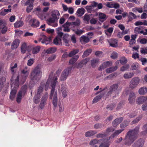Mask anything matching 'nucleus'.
<instances>
[{
  "label": "nucleus",
  "mask_w": 147,
  "mask_h": 147,
  "mask_svg": "<svg viewBox=\"0 0 147 147\" xmlns=\"http://www.w3.org/2000/svg\"><path fill=\"white\" fill-rule=\"evenodd\" d=\"M52 74L49 76V77L46 82L45 90H47L50 84L51 87V93L50 94L49 98L53 99V104L55 107H57V105L58 98L57 93V90H55V86L57 84L58 78L56 76L52 77Z\"/></svg>",
  "instance_id": "f257e3e1"
},
{
  "label": "nucleus",
  "mask_w": 147,
  "mask_h": 147,
  "mask_svg": "<svg viewBox=\"0 0 147 147\" xmlns=\"http://www.w3.org/2000/svg\"><path fill=\"white\" fill-rule=\"evenodd\" d=\"M139 127L137 126L127 132L124 140L125 145L129 146L136 140L137 138V135L139 132Z\"/></svg>",
  "instance_id": "f03ea898"
},
{
  "label": "nucleus",
  "mask_w": 147,
  "mask_h": 147,
  "mask_svg": "<svg viewBox=\"0 0 147 147\" xmlns=\"http://www.w3.org/2000/svg\"><path fill=\"white\" fill-rule=\"evenodd\" d=\"M11 80L12 83L11 85V90L9 97L11 100H13L15 97L19 85L18 76L16 78L13 77Z\"/></svg>",
  "instance_id": "7ed1b4c3"
},
{
  "label": "nucleus",
  "mask_w": 147,
  "mask_h": 147,
  "mask_svg": "<svg viewBox=\"0 0 147 147\" xmlns=\"http://www.w3.org/2000/svg\"><path fill=\"white\" fill-rule=\"evenodd\" d=\"M42 76V72L40 68L36 67L30 73V78L34 82H36Z\"/></svg>",
  "instance_id": "20e7f679"
},
{
  "label": "nucleus",
  "mask_w": 147,
  "mask_h": 147,
  "mask_svg": "<svg viewBox=\"0 0 147 147\" xmlns=\"http://www.w3.org/2000/svg\"><path fill=\"white\" fill-rule=\"evenodd\" d=\"M121 89L119 86L118 84H115L111 85L110 87L109 90L108 92L107 95V96H112L113 97H115L121 91Z\"/></svg>",
  "instance_id": "39448f33"
},
{
  "label": "nucleus",
  "mask_w": 147,
  "mask_h": 147,
  "mask_svg": "<svg viewBox=\"0 0 147 147\" xmlns=\"http://www.w3.org/2000/svg\"><path fill=\"white\" fill-rule=\"evenodd\" d=\"M27 89V86L25 85L22 87L20 90L19 91L16 98V101L18 103L20 102L22 96H24L25 94Z\"/></svg>",
  "instance_id": "423d86ee"
},
{
  "label": "nucleus",
  "mask_w": 147,
  "mask_h": 147,
  "mask_svg": "<svg viewBox=\"0 0 147 147\" xmlns=\"http://www.w3.org/2000/svg\"><path fill=\"white\" fill-rule=\"evenodd\" d=\"M72 69V67H69L65 69L62 72L60 78V80L61 81L65 80L69 74L70 73Z\"/></svg>",
  "instance_id": "0eeeda50"
},
{
  "label": "nucleus",
  "mask_w": 147,
  "mask_h": 147,
  "mask_svg": "<svg viewBox=\"0 0 147 147\" xmlns=\"http://www.w3.org/2000/svg\"><path fill=\"white\" fill-rule=\"evenodd\" d=\"M140 82V79L138 77L132 78L129 84V87L131 89H134L138 86Z\"/></svg>",
  "instance_id": "6e6552de"
},
{
  "label": "nucleus",
  "mask_w": 147,
  "mask_h": 147,
  "mask_svg": "<svg viewBox=\"0 0 147 147\" xmlns=\"http://www.w3.org/2000/svg\"><path fill=\"white\" fill-rule=\"evenodd\" d=\"M7 30L5 22L2 20H0V34H5Z\"/></svg>",
  "instance_id": "1a4fd4ad"
},
{
  "label": "nucleus",
  "mask_w": 147,
  "mask_h": 147,
  "mask_svg": "<svg viewBox=\"0 0 147 147\" xmlns=\"http://www.w3.org/2000/svg\"><path fill=\"white\" fill-rule=\"evenodd\" d=\"M51 40V37L47 38L46 36L44 35H42L41 37L40 38L38 39L39 41L41 42L42 43L45 44L46 45L49 43V42Z\"/></svg>",
  "instance_id": "9d476101"
},
{
  "label": "nucleus",
  "mask_w": 147,
  "mask_h": 147,
  "mask_svg": "<svg viewBox=\"0 0 147 147\" xmlns=\"http://www.w3.org/2000/svg\"><path fill=\"white\" fill-rule=\"evenodd\" d=\"M136 97V93L133 92H131L129 93L128 97L129 103L131 104H133L135 102Z\"/></svg>",
  "instance_id": "9b49d317"
},
{
  "label": "nucleus",
  "mask_w": 147,
  "mask_h": 147,
  "mask_svg": "<svg viewBox=\"0 0 147 147\" xmlns=\"http://www.w3.org/2000/svg\"><path fill=\"white\" fill-rule=\"evenodd\" d=\"M31 26L34 28H36L39 26L40 23L39 21L35 18H33L29 21Z\"/></svg>",
  "instance_id": "f8f14e48"
},
{
  "label": "nucleus",
  "mask_w": 147,
  "mask_h": 147,
  "mask_svg": "<svg viewBox=\"0 0 147 147\" xmlns=\"http://www.w3.org/2000/svg\"><path fill=\"white\" fill-rule=\"evenodd\" d=\"M89 61V59H86L76 63V67L78 69H81L84 65H85Z\"/></svg>",
  "instance_id": "ddd939ff"
},
{
  "label": "nucleus",
  "mask_w": 147,
  "mask_h": 147,
  "mask_svg": "<svg viewBox=\"0 0 147 147\" xmlns=\"http://www.w3.org/2000/svg\"><path fill=\"white\" fill-rule=\"evenodd\" d=\"M57 20L56 19L53 17H51L47 20V23L50 25L55 27L57 26V23L55 22Z\"/></svg>",
  "instance_id": "4468645a"
},
{
  "label": "nucleus",
  "mask_w": 147,
  "mask_h": 147,
  "mask_svg": "<svg viewBox=\"0 0 147 147\" xmlns=\"http://www.w3.org/2000/svg\"><path fill=\"white\" fill-rule=\"evenodd\" d=\"M112 65V62L111 61H106L102 63V65L99 67L98 69L99 70H102L104 68Z\"/></svg>",
  "instance_id": "2eb2a0df"
},
{
  "label": "nucleus",
  "mask_w": 147,
  "mask_h": 147,
  "mask_svg": "<svg viewBox=\"0 0 147 147\" xmlns=\"http://www.w3.org/2000/svg\"><path fill=\"white\" fill-rule=\"evenodd\" d=\"M144 144V140L142 139H140L135 142L132 147H143Z\"/></svg>",
  "instance_id": "dca6fc26"
},
{
  "label": "nucleus",
  "mask_w": 147,
  "mask_h": 147,
  "mask_svg": "<svg viewBox=\"0 0 147 147\" xmlns=\"http://www.w3.org/2000/svg\"><path fill=\"white\" fill-rule=\"evenodd\" d=\"M147 100V96H141L138 97L136 100V102L137 104L140 105L142 104L143 103Z\"/></svg>",
  "instance_id": "f3484780"
},
{
  "label": "nucleus",
  "mask_w": 147,
  "mask_h": 147,
  "mask_svg": "<svg viewBox=\"0 0 147 147\" xmlns=\"http://www.w3.org/2000/svg\"><path fill=\"white\" fill-rule=\"evenodd\" d=\"M105 92L104 91H102L100 94L96 96L93 99L92 103H95L98 101L103 97L104 94H105Z\"/></svg>",
  "instance_id": "a211bd4d"
},
{
  "label": "nucleus",
  "mask_w": 147,
  "mask_h": 147,
  "mask_svg": "<svg viewBox=\"0 0 147 147\" xmlns=\"http://www.w3.org/2000/svg\"><path fill=\"white\" fill-rule=\"evenodd\" d=\"M51 16L57 20L60 17V15L59 11L57 10L53 11L51 12Z\"/></svg>",
  "instance_id": "6ab92c4d"
},
{
  "label": "nucleus",
  "mask_w": 147,
  "mask_h": 147,
  "mask_svg": "<svg viewBox=\"0 0 147 147\" xmlns=\"http://www.w3.org/2000/svg\"><path fill=\"white\" fill-rule=\"evenodd\" d=\"M71 25V22H67L62 26V27L63 28V31L65 32H69L70 31V29L69 28V26Z\"/></svg>",
  "instance_id": "aec40b11"
},
{
  "label": "nucleus",
  "mask_w": 147,
  "mask_h": 147,
  "mask_svg": "<svg viewBox=\"0 0 147 147\" xmlns=\"http://www.w3.org/2000/svg\"><path fill=\"white\" fill-rule=\"evenodd\" d=\"M134 74V73L132 72H125L124 74L123 77L125 79H128L132 78Z\"/></svg>",
  "instance_id": "412c9836"
},
{
  "label": "nucleus",
  "mask_w": 147,
  "mask_h": 147,
  "mask_svg": "<svg viewBox=\"0 0 147 147\" xmlns=\"http://www.w3.org/2000/svg\"><path fill=\"white\" fill-rule=\"evenodd\" d=\"M28 49V47L26 43L24 42L21 46V51L22 53H25Z\"/></svg>",
  "instance_id": "4be33fe9"
},
{
  "label": "nucleus",
  "mask_w": 147,
  "mask_h": 147,
  "mask_svg": "<svg viewBox=\"0 0 147 147\" xmlns=\"http://www.w3.org/2000/svg\"><path fill=\"white\" fill-rule=\"evenodd\" d=\"M110 139V138L109 137L107 139L104 140L102 143L100 144L99 147H109V140Z\"/></svg>",
  "instance_id": "5701e85b"
},
{
  "label": "nucleus",
  "mask_w": 147,
  "mask_h": 147,
  "mask_svg": "<svg viewBox=\"0 0 147 147\" xmlns=\"http://www.w3.org/2000/svg\"><path fill=\"white\" fill-rule=\"evenodd\" d=\"M110 45L113 47H118L117 41L116 39H112L109 41Z\"/></svg>",
  "instance_id": "b1692460"
},
{
  "label": "nucleus",
  "mask_w": 147,
  "mask_h": 147,
  "mask_svg": "<svg viewBox=\"0 0 147 147\" xmlns=\"http://www.w3.org/2000/svg\"><path fill=\"white\" fill-rule=\"evenodd\" d=\"M61 91L62 94V95L64 98H65L67 94V92L66 91V86L62 84L61 86Z\"/></svg>",
  "instance_id": "393cba45"
},
{
  "label": "nucleus",
  "mask_w": 147,
  "mask_h": 147,
  "mask_svg": "<svg viewBox=\"0 0 147 147\" xmlns=\"http://www.w3.org/2000/svg\"><path fill=\"white\" fill-rule=\"evenodd\" d=\"M90 40L88 36H81L80 38V41L82 43H86L88 42Z\"/></svg>",
  "instance_id": "a878e982"
},
{
  "label": "nucleus",
  "mask_w": 147,
  "mask_h": 147,
  "mask_svg": "<svg viewBox=\"0 0 147 147\" xmlns=\"http://www.w3.org/2000/svg\"><path fill=\"white\" fill-rule=\"evenodd\" d=\"M68 37V35L66 34L64 36L63 40V41L64 42V44L67 46H69V41Z\"/></svg>",
  "instance_id": "bb28decb"
},
{
  "label": "nucleus",
  "mask_w": 147,
  "mask_h": 147,
  "mask_svg": "<svg viewBox=\"0 0 147 147\" xmlns=\"http://www.w3.org/2000/svg\"><path fill=\"white\" fill-rule=\"evenodd\" d=\"M20 43V40L18 39H16L13 41L11 45V48L13 49H16Z\"/></svg>",
  "instance_id": "cd10ccee"
},
{
  "label": "nucleus",
  "mask_w": 147,
  "mask_h": 147,
  "mask_svg": "<svg viewBox=\"0 0 147 147\" xmlns=\"http://www.w3.org/2000/svg\"><path fill=\"white\" fill-rule=\"evenodd\" d=\"M99 63V60L98 59H93L91 61V65L92 67L94 68Z\"/></svg>",
  "instance_id": "c85d7f7f"
},
{
  "label": "nucleus",
  "mask_w": 147,
  "mask_h": 147,
  "mask_svg": "<svg viewBox=\"0 0 147 147\" xmlns=\"http://www.w3.org/2000/svg\"><path fill=\"white\" fill-rule=\"evenodd\" d=\"M79 57L78 55H76L71 58L69 61V63L70 65H72L74 64L77 61Z\"/></svg>",
  "instance_id": "c756f323"
},
{
  "label": "nucleus",
  "mask_w": 147,
  "mask_h": 147,
  "mask_svg": "<svg viewBox=\"0 0 147 147\" xmlns=\"http://www.w3.org/2000/svg\"><path fill=\"white\" fill-rule=\"evenodd\" d=\"M147 92V88L146 87L140 88L138 90L139 93L141 95H143Z\"/></svg>",
  "instance_id": "7c9ffc66"
},
{
  "label": "nucleus",
  "mask_w": 147,
  "mask_h": 147,
  "mask_svg": "<svg viewBox=\"0 0 147 147\" xmlns=\"http://www.w3.org/2000/svg\"><path fill=\"white\" fill-rule=\"evenodd\" d=\"M54 43L56 45H61V39L58 37H56L53 40Z\"/></svg>",
  "instance_id": "2f4dec72"
},
{
  "label": "nucleus",
  "mask_w": 147,
  "mask_h": 147,
  "mask_svg": "<svg viewBox=\"0 0 147 147\" xmlns=\"http://www.w3.org/2000/svg\"><path fill=\"white\" fill-rule=\"evenodd\" d=\"M123 120V118L121 117L119 119H117L112 122V125L113 126L115 127L120 123Z\"/></svg>",
  "instance_id": "473e14b6"
},
{
  "label": "nucleus",
  "mask_w": 147,
  "mask_h": 147,
  "mask_svg": "<svg viewBox=\"0 0 147 147\" xmlns=\"http://www.w3.org/2000/svg\"><path fill=\"white\" fill-rule=\"evenodd\" d=\"M79 50L76 49L71 51L68 54V56L70 57H73V56L77 54L79 52Z\"/></svg>",
  "instance_id": "72a5a7b5"
},
{
  "label": "nucleus",
  "mask_w": 147,
  "mask_h": 147,
  "mask_svg": "<svg viewBox=\"0 0 147 147\" xmlns=\"http://www.w3.org/2000/svg\"><path fill=\"white\" fill-rule=\"evenodd\" d=\"M123 129H120L118 130H115L113 134L111 135L109 138H110H110H114L115 136H117L119 135V134L121 133L123 131Z\"/></svg>",
  "instance_id": "f704fd0d"
},
{
  "label": "nucleus",
  "mask_w": 147,
  "mask_h": 147,
  "mask_svg": "<svg viewBox=\"0 0 147 147\" xmlns=\"http://www.w3.org/2000/svg\"><path fill=\"white\" fill-rule=\"evenodd\" d=\"M117 68L118 67L117 66L111 67H110L109 68L107 69L106 70V72L107 73H111L116 70Z\"/></svg>",
  "instance_id": "c9c22d12"
},
{
  "label": "nucleus",
  "mask_w": 147,
  "mask_h": 147,
  "mask_svg": "<svg viewBox=\"0 0 147 147\" xmlns=\"http://www.w3.org/2000/svg\"><path fill=\"white\" fill-rule=\"evenodd\" d=\"M77 15L78 17L82 16L84 13V10L83 8H79L77 10Z\"/></svg>",
  "instance_id": "e433bc0d"
},
{
  "label": "nucleus",
  "mask_w": 147,
  "mask_h": 147,
  "mask_svg": "<svg viewBox=\"0 0 147 147\" xmlns=\"http://www.w3.org/2000/svg\"><path fill=\"white\" fill-rule=\"evenodd\" d=\"M56 51V49L54 47H52L49 48L46 51V53L48 54L53 53Z\"/></svg>",
  "instance_id": "4c0bfd02"
},
{
  "label": "nucleus",
  "mask_w": 147,
  "mask_h": 147,
  "mask_svg": "<svg viewBox=\"0 0 147 147\" xmlns=\"http://www.w3.org/2000/svg\"><path fill=\"white\" fill-rule=\"evenodd\" d=\"M96 133V131H90L87 132L85 133V135L86 137H90L94 135Z\"/></svg>",
  "instance_id": "58836bf2"
},
{
  "label": "nucleus",
  "mask_w": 147,
  "mask_h": 147,
  "mask_svg": "<svg viewBox=\"0 0 147 147\" xmlns=\"http://www.w3.org/2000/svg\"><path fill=\"white\" fill-rule=\"evenodd\" d=\"M131 69L133 70H138L139 67V65L137 63H134L131 66Z\"/></svg>",
  "instance_id": "ea45409f"
},
{
  "label": "nucleus",
  "mask_w": 147,
  "mask_h": 147,
  "mask_svg": "<svg viewBox=\"0 0 147 147\" xmlns=\"http://www.w3.org/2000/svg\"><path fill=\"white\" fill-rule=\"evenodd\" d=\"M71 25L73 26V28L76 26H79L80 24V21L79 20L77 19L76 21L74 22H71Z\"/></svg>",
  "instance_id": "a19ab883"
},
{
  "label": "nucleus",
  "mask_w": 147,
  "mask_h": 147,
  "mask_svg": "<svg viewBox=\"0 0 147 147\" xmlns=\"http://www.w3.org/2000/svg\"><path fill=\"white\" fill-rule=\"evenodd\" d=\"M98 16L99 20L102 22L106 20V15L102 13H99Z\"/></svg>",
  "instance_id": "79ce46f5"
},
{
  "label": "nucleus",
  "mask_w": 147,
  "mask_h": 147,
  "mask_svg": "<svg viewBox=\"0 0 147 147\" xmlns=\"http://www.w3.org/2000/svg\"><path fill=\"white\" fill-rule=\"evenodd\" d=\"M40 47L39 46H37L34 47L32 51V53L33 54H36L38 53L40 51Z\"/></svg>",
  "instance_id": "37998d69"
},
{
  "label": "nucleus",
  "mask_w": 147,
  "mask_h": 147,
  "mask_svg": "<svg viewBox=\"0 0 147 147\" xmlns=\"http://www.w3.org/2000/svg\"><path fill=\"white\" fill-rule=\"evenodd\" d=\"M129 67V65L128 64H127L121 67L120 69V70L121 71H124L128 69Z\"/></svg>",
  "instance_id": "c03bdc74"
},
{
  "label": "nucleus",
  "mask_w": 147,
  "mask_h": 147,
  "mask_svg": "<svg viewBox=\"0 0 147 147\" xmlns=\"http://www.w3.org/2000/svg\"><path fill=\"white\" fill-rule=\"evenodd\" d=\"M23 24L22 21L17 22L14 24V26L16 28H19L23 26Z\"/></svg>",
  "instance_id": "a18cd8bd"
},
{
  "label": "nucleus",
  "mask_w": 147,
  "mask_h": 147,
  "mask_svg": "<svg viewBox=\"0 0 147 147\" xmlns=\"http://www.w3.org/2000/svg\"><path fill=\"white\" fill-rule=\"evenodd\" d=\"M72 30L77 35H80L84 32V31L82 30L77 29L76 30L74 28H72Z\"/></svg>",
  "instance_id": "49530a36"
},
{
  "label": "nucleus",
  "mask_w": 147,
  "mask_h": 147,
  "mask_svg": "<svg viewBox=\"0 0 147 147\" xmlns=\"http://www.w3.org/2000/svg\"><path fill=\"white\" fill-rule=\"evenodd\" d=\"M91 52L92 50L90 49H89L87 50L84 52L83 55H82V57H85L88 56L91 53Z\"/></svg>",
  "instance_id": "de8ad7c7"
},
{
  "label": "nucleus",
  "mask_w": 147,
  "mask_h": 147,
  "mask_svg": "<svg viewBox=\"0 0 147 147\" xmlns=\"http://www.w3.org/2000/svg\"><path fill=\"white\" fill-rule=\"evenodd\" d=\"M37 15L41 20H44L46 16H45V13L43 12L42 11L40 12L39 13H38Z\"/></svg>",
  "instance_id": "09e8293b"
},
{
  "label": "nucleus",
  "mask_w": 147,
  "mask_h": 147,
  "mask_svg": "<svg viewBox=\"0 0 147 147\" xmlns=\"http://www.w3.org/2000/svg\"><path fill=\"white\" fill-rule=\"evenodd\" d=\"M40 95H36L34 98V102L36 104H38L39 101H40Z\"/></svg>",
  "instance_id": "8fccbe9b"
},
{
  "label": "nucleus",
  "mask_w": 147,
  "mask_h": 147,
  "mask_svg": "<svg viewBox=\"0 0 147 147\" xmlns=\"http://www.w3.org/2000/svg\"><path fill=\"white\" fill-rule=\"evenodd\" d=\"M120 63L122 65L126 64L127 62V59L125 57H122L120 59Z\"/></svg>",
  "instance_id": "3c124183"
},
{
  "label": "nucleus",
  "mask_w": 147,
  "mask_h": 147,
  "mask_svg": "<svg viewBox=\"0 0 147 147\" xmlns=\"http://www.w3.org/2000/svg\"><path fill=\"white\" fill-rule=\"evenodd\" d=\"M117 53L116 52L113 51L111 54V57L112 59H115L117 58Z\"/></svg>",
  "instance_id": "603ef678"
},
{
  "label": "nucleus",
  "mask_w": 147,
  "mask_h": 147,
  "mask_svg": "<svg viewBox=\"0 0 147 147\" xmlns=\"http://www.w3.org/2000/svg\"><path fill=\"white\" fill-rule=\"evenodd\" d=\"M30 72L29 69L28 70H25V69H23L22 71V73L25 75V77H27L28 76Z\"/></svg>",
  "instance_id": "864d4df0"
},
{
  "label": "nucleus",
  "mask_w": 147,
  "mask_h": 147,
  "mask_svg": "<svg viewBox=\"0 0 147 147\" xmlns=\"http://www.w3.org/2000/svg\"><path fill=\"white\" fill-rule=\"evenodd\" d=\"M114 130V129L112 127L107 128L105 134L106 136L108 135L109 132L113 131Z\"/></svg>",
  "instance_id": "5fc2aeb1"
},
{
  "label": "nucleus",
  "mask_w": 147,
  "mask_h": 147,
  "mask_svg": "<svg viewBox=\"0 0 147 147\" xmlns=\"http://www.w3.org/2000/svg\"><path fill=\"white\" fill-rule=\"evenodd\" d=\"M100 140H97L96 139H94L92 140L90 142L89 144L90 145H94L98 143L99 142Z\"/></svg>",
  "instance_id": "6e6d98bb"
},
{
  "label": "nucleus",
  "mask_w": 147,
  "mask_h": 147,
  "mask_svg": "<svg viewBox=\"0 0 147 147\" xmlns=\"http://www.w3.org/2000/svg\"><path fill=\"white\" fill-rule=\"evenodd\" d=\"M43 88L41 86H40L38 90L37 95H39L40 96V95L42 94V92L43 91Z\"/></svg>",
  "instance_id": "4d7b16f0"
},
{
  "label": "nucleus",
  "mask_w": 147,
  "mask_h": 147,
  "mask_svg": "<svg viewBox=\"0 0 147 147\" xmlns=\"http://www.w3.org/2000/svg\"><path fill=\"white\" fill-rule=\"evenodd\" d=\"M139 60L141 62L142 64L143 65H144L147 62V59L145 58H142L140 59H139Z\"/></svg>",
  "instance_id": "13d9d810"
},
{
  "label": "nucleus",
  "mask_w": 147,
  "mask_h": 147,
  "mask_svg": "<svg viewBox=\"0 0 147 147\" xmlns=\"http://www.w3.org/2000/svg\"><path fill=\"white\" fill-rule=\"evenodd\" d=\"M90 16L89 15L85 14L83 17V20L84 21L88 22L90 19Z\"/></svg>",
  "instance_id": "bf43d9fd"
},
{
  "label": "nucleus",
  "mask_w": 147,
  "mask_h": 147,
  "mask_svg": "<svg viewBox=\"0 0 147 147\" xmlns=\"http://www.w3.org/2000/svg\"><path fill=\"white\" fill-rule=\"evenodd\" d=\"M29 5L28 6H27L26 9V11L28 13L30 12L33 8V5Z\"/></svg>",
  "instance_id": "052dcab7"
},
{
  "label": "nucleus",
  "mask_w": 147,
  "mask_h": 147,
  "mask_svg": "<svg viewBox=\"0 0 147 147\" xmlns=\"http://www.w3.org/2000/svg\"><path fill=\"white\" fill-rule=\"evenodd\" d=\"M48 96V94L47 93H46L43 96L41 101L46 102Z\"/></svg>",
  "instance_id": "680f3d73"
},
{
  "label": "nucleus",
  "mask_w": 147,
  "mask_h": 147,
  "mask_svg": "<svg viewBox=\"0 0 147 147\" xmlns=\"http://www.w3.org/2000/svg\"><path fill=\"white\" fill-rule=\"evenodd\" d=\"M142 116H140L134 119L132 121V123L134 124L138 123L142 118Z\"/></svg>",
  "instance_id": "e2e57ef3"
},
{
  "label": "nucleus",
  "mask_w": 147,
  "mask_h": 147,
  "mask_svg": "<svg viewBox=\"0 0 147 147\" xmlns=\"http://www.w3.org/2000/svg\"><path fill=\"white\" fill-rule=\"evenodd\" d=\"M34 0H28L25 3V5H33V3Z\"/></svg>",
  "instance_id": "0e129e2a"
},
{
  "label": "nucleus",
  "mask_w": 147,
  "mask_h": 147,
  "mask_svg": "<svg viewBox=\"0 0 147 147\" xmlns=\"http://www.w3.org/2000/svg\"><path fill=\"white\" fill-rule=\"evenodd\" d=\"M34 62V59H30L28 60L27 63V65L28 66H31Z\"/></svg>",
  "instance_id": "69168bd1"
},
{
  "label": "nucleus",
  "mask_w": 147,
  "mask_h": 147,
  "mask_svg": "<svg viewBox=\"0 0 147 147\" xmlns=\"http://www.w3.org/2000/svg\"><path fill=\"white\" fill-rule=\"evenodd\" d=\"M132 57L134 59H139V54L136 53H133Z\"/></svg>",
  "instance_id": "338daca9"
},
{
  "label": "nucleus",
  "mask_w": 147,
  "mask_h": 147,
  "mask_svg": "<svg viewBox=\"0 0 147 147\" xmlns=\"http://www.w3.org/2000/svg\"><path fill=\"white\" fill-rule=\"evenodd\" d=\"M128 122L127 121H125L120 125V127L121 128H125L127 126Z\"/></svg>",
  "instance_id": "774afa93"
}]
</instances>
